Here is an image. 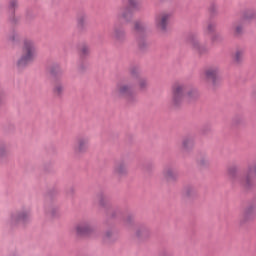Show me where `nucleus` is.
<instances>
[{
  "label": "nucleus",
  "mask_w": 256,
  "mask_h": 256,
  "mask_svg": "<svg viewBox=\"0 0 256 256\" xmlns=\"http://www.w3.org/2000/svg\"><path fill=\"white\" fill-rule=\"evenodd\" d=\"M215 29H217V24L215 22H210L205 29L206 35H210V33H215Z\"/></svg>",
  "instance_id": "15"
},
{
  "label": "nucleus",
  "mask_w": 256,
  "mask_h": 256,
  "mask_svg": "<svg viewBox=\"0 0 256 256\" xmlns=\"http://www.w3.org/2000/svg\"><path fill=\"white\" fill-rule=\"evenodd\" d=\"M229 175H233V170H229Z\"/></svg>",
  "instance_id": "31"
},
{
  "label": "nucleus",
  "mask_w": 256,
  "mask_h": 256,
  "mask_svg": "<svg viewBox=\"0 0 256 256\" xmlns=\"http://www.w3.org/2000/svg\"><path fill=\"white\" fill-rule=\"evenodd\" d=\"M8 7L11 13H15V7H17V0H10Z\"/></svg>",
  "instance_id": "17"
},
{
  "label": "nucleus",
  "mask_w": 256,
  "mask_h": 256,
  "mask_svg": "<svg viewBox=\"0 0 256 256\" xmlns=\"http://www.w3.org/2000/svg\"><path fill=\"white\" fill-rule=\"evenodd\" d=\"M115 175L118 177H123V175H127L129 173V169L127 168V164L125 162H119L114 167Z\"/></svg>",
  "instance_id": "9"
},
{
  "label": "nucleus",
  "mask_w": 256,
  "mask_h": 256,
  "mask_svg": "<svg viewBox=\"0 0 256 256\" xmlns=\"http://www.w3.org/2000/svg\"><path fill=\"white\" fill-rule=\"evenodd\" d=\"M194 49H199V46L197 44H193Z\"/></svg>",
  "instance_id": "28"
},
{
  "label": "nucleus",
  "mask_w": 256,
  "mask_h": 256,
  "mask_svg": "<svg viewBox=\"0 0 256 256\" xmlns=\"http://www.w3.org/2000/svg\"><path fill=\"white\" fill-rule=\"evenodd\" d=\"M123 35H125V31L119 30V29L114 30V37L116 39H121V37H123Z\"/></svg>",
  "instance_id": "20"
},
{
  "label": "nucleus",
  "mask_w": 256,
  "mask_h": 256,
  "mask_svg": "<svg viewBox=\"0 0 256 256\" xmlns=\"http://www.w3.org/2000/svg\"><path fill=\"white\" fill-rule=\"evenodd\" d=\"M19 38V34L15 33L13 36L10 37L11 41H15V39Z\"/></svg>",
  "instance_id": "26"
},
{
  "label": "nucleus",
  "mask_w": 256,
  "mask_h": 256,
  "mask_svg": "<svg viewBox=\"0 0 256 256\" xmlns=\"http://www.w3.org/2000/svg\"><path fill=\"white\" fill-rule=\"evenodd\" d=\"M221 73V69L219 66H212L210 68H207L203 74V79L205 81H212V83H215L217 79L219 78V74Z\"/></svg>",
  "instance_id": "4"
},
{
  "label": "nucleus",
  "mask_w": 256,
  "mask_h": 256,
  "mask_svg": "<svg viewBox=\"0 0 256 256\" xmlns=\"http://www.w3.org/2000/svg\"><path fill=\"white\" fill-rule=\"evenodd\" d=\"M197 97H199L197 89L188 90L187 85L179 83L172 86L171 101L173 105H181L185 99L187 101H193V99H197Z\"/></svg>",
  "instance_id": "1"
},
{
  "label": "nucleus",
  "mask_w": 256,
  "mask_h": 256,
  "mask_svg": "<svg viewBox=\"0 0 256 256\" xmlns=\"http://www.w3.org/2000/svg\"><path fill=\"white\" fill-rule=\"evenodd\" d=\"M88 149H89V138L87 137L78 138L74 146V153H76V155H81L82 153H87Z\"/></svg>",
  "instance_id": "5"
},
{
  "label": "nucleus",
  "mask_w": 256,
  "mask_h": 256,
  "mask_svg": "<svg viewBox=\"0 0 256 256\" xmlns=\"http://www.w3.org/2000/svg\"><path fill=\"white\" fill-rule=\"evenodd\" d=\"M251 215H255V207L254 206H249L243 212V217H245L246 219H249V217H251Z\"/></svg>",
  "instance_id": "14"
},
{
  "label": "nucleus",
  "mask_w": 256,
  "mask_h": 256,
  "mask_svg": "<svg viewBox=\"0 0 256 256\" xmlns=\"http://www.w3.org/2000/svg\"><path fill=\"white\" fill-rule=\"evenodd\" d=\"M120 17H122V19H128V17H131V13H129V12H124V13L121 14Z\"/></svg>",
  "instance_id": "23"
},
{
  "label": "nucleus",
  "mask_w": 256,
  "mask_h": 256,
  "mask_svg": "<svg viewBox=\"0 0 256 256\" xmlns=\"http://www.w3.org/2000/svg\"><path fill=\"white\" fill-rule=\"evenodd\" d=\"M243 55H245V52L243 50H238L235 53V61L239 62L241 59H243Z\"/></svg>",
  "instance_id": "19"
},
{
  "label": "nucleus",
  "mask_w": 256,
  "mask_h": 256,
  "mask_svg": "<svg viewBox=\"0 0 256 256\" xmlns=\"http://www.w3.org/2000/svg\"><path fill=\"white\" fill-rule=\"evenodd\" d=\"M82 55H87V53H89V48L87 47H83L81 50Z\"/></svg>",
  "instance_id": "24"
},
{
  "label": "nucleus",
  "mask_w": 256,
  "mask_h": 256,
  "mask_svg": "<svg viewBox=\"0 0 256 256\" xmlns=\"http://www.w3.org/2000/svg\"><path fill=\"white\" fill-rule=\"evenodd\" d=\"M193 145H194V142L192 138H185L182 142L183 149H191Z\"/></svg>",
  "instance_id": "16"
},
{
  "label": "nucleus",
  "mask_w": 256,
  "mask_h": 256,
  "mask_svg": "<svg viewBox=\"0 0 256 256\" xmlns=\"http://www.w3.org/2000/svg\"><path fill=\"white\" fill-rule=\"evenodd\" d=\"M129 3L132 7H136L137 6V1L136 0H129Z\"/></svg>",
  "instance_id": "25"
},
{
  "label": "nucleus",
  "mask_w": 256,
  "mask_h": 256,
  "mask_svg": "<svg viewBox=\"0 0 256 256\" xmlns=\"http://www.w3.org/2000/svg\"><path fill=\"white\" fill-rule=\"evenodd\" d=\"M139 235H141V233L138 231V232H137V236L139 237Z\"/></svg>",
  "instance_id": "32"
},
{
  "label": "nucleus",
  "mask_w": 256,
  "mask_h": 256,
  "mask_svg": "<svg viewBox=\"0 0 256 256\" xmlns=\"http://www.w3.org/2000/svg\"><path fill=\"white\" fill-rule=\"evenodd\" d=\"M169 19H171V14L169 13H161L155 17V25L161 31H165L167 29V25L169 23Z\"/></svg>",
  "instance_id": "6"
},
{
  "label": "nucleus",
  "mask_w": 256,
  "mask_h": 256,
  "mask_svg": "<svg viewBox=\"0 0 256 256\" xmlns=\"http://www.w3.org/2000/svg\"><path fill=\"white\" fill-rule=\"evenodd\" d=\"M37 59V44L31 39H26L22 44V54L16 65L19 69L27 67L29 63H33Z\"/></svg>",
  "instance_id": "2"
},
{
  "label": "nucleus",
  "mask_w": 256,
  "mask_h": 256,
  "mask_svg": "<svg viewBox=\"0 0 256 256\" xmlns=\"http://www.w3.org/2000/svg\"><path fill=\"white\" fill-rule=\"evenodd\" d=\"M254 17H255V13H253V12H247L244 15V19H253Z\"/></svg>",
  "instance_id": "21"
},
{
  "label": "nucleus",
  "mask_w": 256,
  "mask_h": 256,
  "mask_svg": "<svg viewBox=\"0 0 256 256\" xmlns=\"http://www.w3.org/2000/svg\"><path fill=\"white\" fill-rule=\"evenodd\" d=\"M78 21H79V23H81V19H79Z\"/></svg>",
  "instance_id": "33"
},
{
  "label": "nucleus",
  "mask_w": 256,
  "mask_h": 256,
  "mask_svg": "<svg viewBox=\"0 0 256 256\" xmlns=\"http://www.w3.org/2000/svg\"><path fill=\"white\" fill-rule=\"evenodd\" d=\"M3 153H5V148H1V147H0V156H2Z\"/></svg>",
  "instance_id": "27"
},
{
  "label": "nucleus",
  "mask_w": 256,
  "mask_h": 256,
  "mask_svg": "<svg viewBox=\"0 0 256 256\" xmlns=\"http://www.w3.org/2000/svg\"><path fill=\"white\" fill-rule=\"evenodd\" d=\"M163 175L167 181H173L177 179V172H175V170H173L172 168H165L163 170Z\"/></svg>",
  "instance_id": "11"
},
{
  "label": "nucleus",
  "mask_w": 256,
  "mask_h": 256,
  "mask_svg": "<svg viewBox=\"0 0 256 256\" xmlns=\"http://www.w3.org/2000/svg\"><path fill=\"white\" fill-rule=\"evenodd\" d=\"M29 219V212H14L10 215V223L11 225H19V223H25Z\"/></svg>",
  "instance_id": "7"
},
{
  "label": "nucleus",
  "mask_w": 256,
  "mask_h": 256,
  "mask_svg": "<svg viewBox=\"0 0 256 256\" xmlns=\"http://www.w3.org/2000/svg\"><path fill=\"white\" fill-rule=\"evenodd\" d=\"M114 95H116V97L126 99L127 101H131V99H133V83H118L114 90Z\"/></svg>",
  "instance_id": "3"
},
{
  "label": "nucleus",
  "mask_w": 256,
  "mask_h": 256,
  "mask_svg": "<svg viewBox=\"0 0 256 256\" xmlns=\"http://www.w3.org/2000/svg\"><path fill=\"white\" fill-rule=\"evenodd\" d=\"M64 87H63V83L61 82H55L54 86H53V93L54 95H56L57 97H60V95H63V91H64Z\"/></svg>",
  "instance_id": "13"
},
{
  "label": "nucleus",
  "mask_w": 256,
  "mask_h": 256,
  "mask_svg": "<svg viewBox=\"0 0 256 256\" xmlns=\"http://www.w3.org/2000/svg\"><path fill=\"white\" fill-rule=\"evenodd\" d=\"M137 87L139 91H147L149 87V80H147V78H138Z\"/></svg>",
  "instance_id": "12"
},
{
  "label": "nucleus",
  "mask_w": 256,
  "mask_h": 256,
  "mask_svg": "<svg viewBox=\"0 0 256 256\" xmlns=\"http://www.w3.org/2000/svg\"><path fill=\"white\" fill-rule=\"evenodd\" d=\"M256 175V168L252 167L249 169L248 174L241 180L242 185H245V187H247V185L251 184V178L255 177Z\"/></svg>",
  "instance_id": "10"
},
{
  "label": "nucleus",
  "mask_w": 256,
  "mask_h": 256,
  "mask_svg": "<svg viewBox=\"0 0 256 256\" xmlns=\"http://www.w3.org/2000/svg\"><path fill=\"white\" fill-rule=\"evenodd\" d=\"M235 35H240V33H243V25L236 24L233 27Z\"/></svg>",
  "instance_id": "18"
},
{
  "label": "nucleus",
  "mask_w": 256,
  "mask_h": 256,
  "mask_svg": "<svg viewBox=\"0 0 256 256\" xmlns=\"http://www.w3.org/2000/svg\"><path fill=\"white\" fill-rule=\"evenodd\" d=\"M75 229L77 235H91L93 233V226L89 223H80Z\"/></svg>",
  "instance_id": "8"
},
{
  "label": "nucleus",
  "mask_w": 256,
  "mask_h": 256,
  "mask_svg": "<svg viewBox=\"0 0 256 256\" xmlns=\"http://www.w3.org/2000/svg\"><path fill=\"white\" fill-rule=\"evenodd\" d=\"M50 215H55V210L50 211Z\"/></svg>",
  "instance_id": "29"
},
{
  "label": "nucleus",
  "mask_w": 256,
  "mask_h": 256,
  "mask_svg": "<svg viewBox=\"0 0 256 256\" xmlns=\"http://www.w3.org/2000/svg\"><path fill=\"white\" fill-rule=\"evenodd\" d=\"M143 29V24L141 22H136L135 23V30L136 31H141Z\"/></svg>",
  "instance_id": "22"
},
{
  "label": "nucleus",
  "mask_w": 256,
  "mask_h": 256,
  "mask_svg": "<svg viewBox=\"0 0 256 256\" xmlns=\"http://www.w3.org/2000/svg\"><path fill=\"white\" fill-rule=\"evenodd\" d=\"M106 237H111V232H107Z\"/></svg>",
  "instance_id": "30"
}]
</instances>
